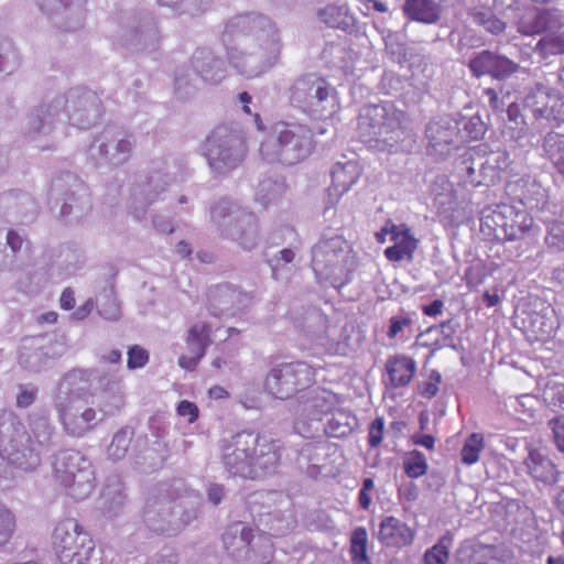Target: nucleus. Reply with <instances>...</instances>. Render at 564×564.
Wrapping results in <instances>:
<instances>
[{
  "label": "nucleus",
  "instance_id": "51",
  "mask_svg": "<svg viewBox=\"0 0 564 564\" xmlns=\"http://www.w3.org/2000/svg\"><path fill=\"white\" fill-rule=\"evenodd\" d=\"M412 441L415 445L425 447L426 449H433L435 445L434 436L430 434L417 433L412 436Z\"/></svg>",
  "mask_w": 564,
  "mask_h": 564
},
{
  "label": "nucleus",
  "instance_id": "15",
  "mask_svg": "<svg viewBox=\"0 0 564 564\" xmlns=\"http://www.w3.org/2000/svg\"><path fill=\"white\" fill-rule=\"evenodd\" d=\"M384 373L389 388L399 389L406 387L416 373V362L406 355L397 354L389 356L384 364Z\"/></svg>",
  "mask_w": 564,
  "mask_h": 564
},
{
  "label": "nucleus",
  "instance_id": "44",
  "mask_svg": "<svg viewBox=\"0 0 564 564\" xmlns=\"http://www.w3.org/2000/svg\"><path fill=\"white\" fill-rule=\"evenodd\" d=\"M552 19V13L549 10L539 11L534 17V23L529 31H525L528 34L541 33L547 29V23Z\"/></svg>",
  "mask_w": 564,
  "mask_h": 564
},
{
  "label": "nucleus",
  "instance_id": "8",
  "mask_svg": "<svg viewBox=\"0 0 564 564\" xmlns=\"http://www.w3.org/2000/svg\"><path fill=\"white\" fill-rule=\"evenodd\" d=\"M54 476L75 500L87 498L94 488L90 466L80 467L76 460H54Z\"/></svg>",
  "mask_w": 564,
  "mask_h": 564
},
{
  "label": "nucleus",
  "instance_id": "3",
  "mask_svg": "<svg viewBox=\"0 0 564 564\" xmlns=\"http://www.w3.org/2000/svg\"><path fill=\"white\" fill-rule=\"evenodd\" d=\"M53 545L62 564H86L95 547L89 533L73 518L57 524L53 533Z\"/></svg>",
  "mask_w": 564,
  "mask_h": 564
},
{
  "label": "nucleus",
  "instance_id": "33",
  "mask_svg": "<svg viewBox=\"0 0 564 564\" xmlns=\"http://www.w3.org/2000/svg\"><path fill=\"white\" fill-rule=\"evenodd\" d=\"M449 536L442 538L437 544L427 550L424 554L425 564H446L449 557Z\"/></svg>",
  "mask_w": 564,
  "mask_h": 564
},
{
  "label": "nucleus",
  "instance_id": "62",
  "mask_svg": "<svg viewBox=\"0 0 564 564\" xmlns=\"http://www.w3.org/2000/svg\"><path fill=\"white\" fill-rule=\"evenodd\" d=\"M57 318L58 315L56 312H47L39 317V322L54 324L57 322Z\"/></svg>",
  "mask_w": 564,
  "mask_h": 564
},
{
  "label": "nucleus",
  "instance_id": "34",
  "mask_svg": "<svg viewBox=\"0 0 564 564\" xmlns=\"http://www.w3.org/2000/svg\"><path fill=\"white\" fill-rule=\"evenodd\" d=\"M474 21L492 34H500L506 30V23L498 19L490 10L478 11L474 14Z\"/></svg>",
  "mask_w": 564,
  "mask_h": 564
},
{
  "label": "nucleus",
  "instance_id": "46",
  "mask_svg": "<svg viewBox=\"0 0 564 564\" xmlns=\"http://www.w3.org/2000/svg\"><path fill=\"white\" fill-rule=\"evenodd\" d=\"M36 393L37 390L35 388L28 389L25 387H21L17 397V406L22 409L30 406L34 402Z\"/></svg>",
  "mask_w": 564,
  "mask_h": 564
},
{
  "label": "nucleus",
  "instance_id": "25",
  "mask_svg": "<svg viewBox=\"0 0 564 564\" xmlns=\"http://www.w3.org/2000/svg\"><path fill=\"white\" fill-rule=\"evenodd\" d=\"M458 132H463V138L466 141H478L481 140L487 130L488 126L482 120L481 116L476 113L470 117H463L457 122Z\"/></svg>",
  "mask_w": 564,
  "mask_h": 564
},
{
  "label": "nucleus",
  "instance_id": "9",
  "mask_svg": "<svg viewBox=\"0 0 564 564\" xmlns=\"http://www.w3.org/2000/svg\"><path fill=\"white\" fill-rule=\"evenodd\" d=\"M468 68L477 78L490 76L503 80L517 73L519 65L503 55L484 50L468 62Z\"/></svg>",
  "mask_w": 564,
  "mask_h": 564
},
{
  "label": "nucleus",
  "instance_id": "36",
  "mask_svg": "<svg viewBox=\"0 0 564 564\" xmlns=\"http://www.w3.org/2000/svg\"><path fill=\"white\" fill-rule=\"evenodd\" d=\"M367 531L355 529V564H371L367 554Z\"/></svg>",
  "mask_w": 564,
  "mask_h": 564
},
{
  "label": "nucleus",
  "instance_id": "59",
  "mask_svg": "<svg viewBox=\"0 0 564 564\" xmlns=\"http://www.w3.org/2000/svg\"><path fill=\"white\" fill-rule=\"evenodd\" d=\"M176 251L182 257H189L192 254V248L186 241H180L176 246Z\"/></svg>",
  "mask_w": 564,
  "mask_h": 564
},
{
  "label": "nucleus",
  "instance_id": "17",
  "mask_svg": "<svg viewBox=\"0 0 564 564\" xmlns=\"http://www.w3.org/2000/svg\"><path fill=\"white\" fill-rule=\"evenodd\" d=\"M378 535L383 545L402 547L412 543L414 531L395 517H387L380 523Z\"/></svg>",
  "mask_w": 564,
  "mask_h": 564
},
{
  "label": "nucleus",
  "instance_id": "54",
  "mask_svg": "<svg viewBox=\"0 0 564 564\" xmlns=\"http://www.w3.org/2000/svg\"><path fill=\"white\" fill-rule=\"evenodd\" d=\"M393 226H397V224H394L392 220H388L386 225L379 231L376 232V240L378 243H384L387 240V236H392Z\"/></svg>",
  "mask_w": 564,
  "mask_h": 564
},
{
  "label": "nucleus",
  "instance_id": "63",
  "mask_svg": "<svg viewBox=\"0 0 564 564\" xmlns=\"http://www.w3.org/2000/svg\"><path fill=\"white\" fill-rule=\"evenodd\" d=\"M238 98L243 104V111L248 115L251 113L249 107V104L251 102V96L247 91H243L239 94Z\"/></svg>",
  "mask_w": 564,
  "mask_h": 564
},
{
  "label": "nucleus",
  "instance_id": "11",
  "mask_svg": "<svg viewBox=\"0 0 564 564\" xmlns=\"http://www.w3.org/2000/svg\"><path fill=\"white\" fill-rule=\"evenodd\" d=\"M219 328H215L218 330ZM214 328L212 324L207 322L195 323L187 332L185 343L193 354L192 356L182 355L178 358V365L181 368L194 371L203 357L206 354L207 348L212 345V334Z\"/></svg>",
  "mask_w": 564,
  "mask_h": 564
},
{
  "label": "nucleus",
  "instance_id": "55",
  "mask_svg": "<svg viewBox=\"0 0 564 564\" xmlns=\"http://www.w3.org/2000/svg\"><path fill=\"white\" fill-rule=\"evenodd\" d=\"M90 377V371L88 369H74L66 373L65 378L70 381H88Z\"/></svg>",
  "mask_w": 564,
  "mask_h": 564
},
{
  "label": "nucleus",
  "instance_id": "31",
  "mask_svg": "<svg viewBox=\"0 0 564 564\" xmlns=\"http://www.w3.org/2000/svg\"><path fill=\"white\" fill-rule=\"evenodd\" d=\"M546 158L553 163L564 156V133L550 131L542 142Z\"/></svg>",
  "mask_w": 564,
  "mask_h": 564
},
{
  "label": "nucleus",
  "instance_id": "32",
  "mask_svg": "<svg viewBox=\"0 0 564 564\" xmlns=\"http://www.w3.org/2000/svg\"><path fill=\"white\" fill-rule=\"evenodd\" d=\"M133 430L129 426L122 427L119 430L110 445H109V454L113 458H122L127 455L129 447L131 445L132 438H133Z\"/></svg>",
  "mask_w": 564,
  "mask_h": 564
},
{
  "label": "nucleus",
  "instance_id": "56",
  "mask_svg": "<svg viewBox=\"0 0 564 564\" xmlns=\"http://www.w3.org/2000/svg\"><path fill=\"white\" fill-rule=\"evenodd\" d=\"M7 243L15 252L22 247V238L13 230H10L7 235Z\"/></svg>",
  "mask_w": 564,
  "mask_h": 564
},
{
  "label": "nucleus",
  "instance_id": "45",
  "mask_svg": "<svg viewBox=\"0 0 564 564\" xmlns=\"http://www.w3.org/2000/svg\"><path fill=\"white\" fill-rule=\"evenodd\" d=\"M404 470L409 477L417 478L427 471V466L425 460H408Z\"/></svg>",
  "mask_w": 564,
  "mask_h": 564
},
{
  "label": "nucleus",
  "instance_id": "16",
  "mask_svg": "<svg viewBox=\"0 0 564 564\" xmlns=\"http://www.w3.org/2000/svg\"><path fill=\"white\" fill-rule=\"evenodd\" d=\"M513 198L528 210L543 209L549 203L547 189L536 180L521 178L512 186Z\"/></svg>",
  "mask_w": 564,
  "mask_h": 564
},
{
  "label": "nucleus",
  "instance_id": "35",
  "mask_svg": "<svg viewBox=\"0 0 564 564\" xmlns=\"http://www.w3.org/2000/svg\"><path fill=\"white\" fill-rule=\"evenodd\" d=\"M15 530V517L9 508L0 503V546L11 539Z\"/></svg>",
  "mask_w": 564,
  "mask_h": 564
},
{
  "label": "nucleus",
  "instance_id": "24",
  "mask_svg": "<svg viewBox=\"0 0 564 564\" xmlns=\"http://www.w3.org/2000/svg\"><path fill=\"white\" fill-rule=\"evenodd\" d=\"M319 18L334 29L347 30L352 23V15L347 7L327 6L319 11Z\"/></svg>",
  "mask_w": 564,
  "mask_h": 564
},
{
  "label": "nucleus",
  "instance_id": "26",
  "mask_svg": "<svg viewBox=\"0 0 564 564\" xmlns=\"http://www.w3.org/2000/svg\"><path fill=\"white\" fill-rule=\"evenodd\" d=\"M522 465L539 481L553 484L557 479L558 470L552 460H522Z\"/></svg>",
  "mask_w": 564,
  "mask_h": 564
},
{
  "label": "nucleus",
  "instance_id": "6",
  "mask_svg": "<svg viewBox=\"0 0 564 564\" xmlns=\"http://www.w3.org/2000/svg\"><path fill=\"white\" fill-rule=\"evenodd\" d=\"M523 107L535 121L560 126L564 122V97L557 90L536 84L523 99Z\"/></svg>",
  "mask_w": 564,
  "mask_h": 564
},
{
  "label": "nucleus",
  "instance_id": "42",
  "mask_svg": "<svg viewBox=\"0 0 564 564\" xmlns=\"http://www.w3.org/2000/svg\"><path fill=\"white\" fill-rule=\"evenodd\" d=\"M176 413L178 416L187 417L188 423L192 424L198 420L199 409L194 402L182 400L176 406Z\"/></svg>",
  "mask_w": 564,
  "mask_h": 564
},
{
  "label": "nucleus",
  "instance_id": "50",
  "mask_svg": "<svg viewBox=\"0 0 564 564\" xmlns=\"http://www.w3.org/2000/svg\"><path fill=\"white\" fill-rule=\"evenodd\" d=\"M75 296H74V292L70 288H66L62 294H61V297H59V305L63 310H66V311H69L72 308H74L75 306Z\"/></svg>",
  "mask_w": 564,
  "mask_h": 564
},
{
  "label": "nucleus",
  "instance_id": "21",
  "mask_svg": "<svg viewBox=\"0 0 564 564\" xmlns=\"http://www.w3.org/2000/svg\"><path fill=\"white\" fill-rule=\"evenodd\" d=\"M508 120L505 126V133L514 141H520L529 135L530 126L521 112L519 104L512 102L507 108Z\"/></svg>",
  "mask_w": 564,
  "mask_h": 564
},
{
  "label": "nucleus",
  "instance_id": "2",
  "mask_svg": "<svg viewBox=\"0 0 564 564\" xmlns=\"http://www.w3.org/2000/svg\"><path fill=\"white\" fill-rule=\"evenodd\" d=\"M290 100L305 112L319 117L332 115L336 108V91L323 77L304 75L290 88Z\"/></svg>",
  "mask_w": 564,
  "mask_h": 564
},
{
  "label": "nucleus",
  "instance_id": "48",
  "mask_svg": "<svg viewBox=\"0 0 564 564\" xmlns=\"http://www.w3.org/2000/svg\"><path fill=\"white\" fill-rule=\"evenodd\" d=\"M326 257V252L322 248H316L313 251V259H312V267L313 270L316 272V274L325 275L328 278V273L324 271V268L322 267V263L324 261V258Z\"/></svg>",
  "mask_w": 564,
  "mask_h": 564
},
{
  "label": "nucleus",
  "instance_id": "10",
  "mask_svg": "<svg viewBox=\"0 0 564 564\" xmlns=\"http://www.w3.org/2000/svg\"><path fill=\"white\" fill-rule=\"evenodd\" d=\"M234 455L236 458H280V445L276 441L260 436L253 432H241L234 437Z\"/></svg>",
  "mask_w": 564,
  "mask_h": 564
},
{
  "label": "nucleus",
  "instance_id": "40",
  "mask_svg": "<svg viewBox=\"0 0 564 564\" xmlns=\"http://www.w3.org/2000/svg\"><path fill=\"white\" fill-rule=\"evenodd\" d=\"M149 361V352L139 345H133L128 350L127 366L129 369L144 367Z\"/></svg>",
  "mask_w": 564,
  "mask_h": 564
},
{
  "label": "nucleus",
  "instance_id": "47",
  "mask_svg": "<svg viewBox=\"0 0 564 564\" xmlns=\"http://www.w3.org/2000/svg\"><path fill=\"white\" fill-rule=\"evenodd\" d=\"M557 448L564 454V421L554 419L551 421Z\"/></svg>",
  "mask_w": 564,
  "mask_h": 564
},
{
  "label": "nucleus",
  "instance_id": "52",
  "mask_svg": "<svg viewBox=\"0 0 564 564\" xmlns=\"http://www.w3.org/2000/svg\"><path fill=\"white\" fill-rule=\"evenodd\" d=\"M444 303L442 300H434L430 304L422 307V312L426 316H437L443 312Z\"/></svg>",
  "mask_w": 564,
  "mask_h": 564
},
{
  "label": "nucleus",
  "instance_id": "4",
  "mask_svg": "<svg viewBox=\"0 0 564 564\" xmlns=\"http://www.w3.org/2000/svg\"><path fill=\"white\" fill-rule=\"evenodd\" d=\"M204 150L209 166L218 172L231 171L247 153L245 141L227 128H219L208 135Z\"/></svg>",
  "mask_w": 564,
  "mask_h": 564
},
{
  "label": "nucleus",
  "instance_id": "43",
  "mask_svg": "<svg viewBox=\"0 0 564 564\" xmlns=\"http://www.w3.org/2000/svg\"><path fill=\"white\" fill-rule=\"evenodd\" d=\"M384 422L381 417L375 419L369 425L368 442L370 446L377 447L383 438Z\"/></svg>",
  "mask_w": 564,
  "mask_h": 564
},
{
  "label": "nucleus",
  "instance_id": "64",
  "mask_svg": "<svg viewBox=\"0 0 564 564\" xmlns=\"http://www.w3.org/2000/svg\"><path fill=\"white\" fill-rule=\"evenodd\" d=\"M555 503L558 511L564 516V488L557 494Z\"/></svg>",
  "mask_w": 564,
  "mask_h": 564
},
{
  "label": "nucleus",
  "instance_id": "14",
  "mask_svg": "<svg viewBox=\"0 0 564 564\" xmlns=\"http://www.w3.org/2000/svg\"><path fill=\"white\" fill-rule=\"evenodd\" d=\"M527 216L514 209L508 204H499L490 214L484 218L485 225L492 227L495 231L500 229L505 236L514 237L519 231H523Z\"/></svg>",
  "mask_w": 564,
  "mask_h": 564
},
{
  "label": "nucleus",
  "instance_id": "58",
  "mask_svg": "<svg viewBox=\"0 0 564 564\" xmlns=\"http://www.w3.org/2000/svg\"><path fill=\"white\" fill-rule=\"evenodd\" d=\"M154 226L158 231L163 234H172L174 231V227L169 220L154 221Z\"/></svg>",
  "mask_w": 564,
  "mask_h": 564
},
{
  "label": "nucleus",
  "instance_id": "12",
  "mask_svg": "<svg viewBox=\"0 0 564 564\" xmlns=\"http://www.w3.org/2000/svg\"><path fill=\"white\" fill-rule=\"evenodd\" d=\"M56 409L59 421L69 435L83 436L96 425L97 411L94 408H85L80 411L69 399L65 403H59Z\"/></svg>",
  "mask_w": 564,
  "mask_h": 564
},
{
  "label": "nucleus",
  "instance_id": "61",
  "mask_svg": "<svg viewBox=\"0 0 564 564\" xmlns=\"http://www.w3.org/2000/svg\"><path fill=\"white\" fill-rule=\"evenodd\" d=\"M295 253L293 250L285 248L280 251V257L283 262L291 263L294 260Z\"/></svg>",
  "mask_w": 564,
  "mask_h": 564
},
{
  "label": "nucleus",
  "instance_id": "49",
  "mask_svg": "<svg viewBox=\"0 0 564 564\" xmlns=\"http://www.w3.org/2000/svg\"><path fill=\"white\" fill-rule=\"evenodd\" d=\"M484 95L487 97L488 99V104L490 106V108L496 112V111H501L502 110V101L501 99L499 98V94L497 93L496 89L494 88H486L484 90Z\"/></svg>",
  "mask_w": 564,
  "mask_h": 564
},
{
  "label": "nucleus",
  "instance_id": "30",
  "mask_svg": "<svg viewBox=\"0 0 564 564\" xmlns=\"http://www.w3.org/2000/svg\"><path fill=\"white\" fill-rule=\"evenodd\" d=\"M256 463V460H229L226 468L234 477L258 479L262 477L264 473Z\"/></svg>",
  "mask_w": 564,
  "mask_h": 564
},
{
  "label": "nucleus",
  "instance_id": "7",
  "mask_svg": "<svg viewBox=\"0 0 564 564\" xmlns=\"http://www.w3.org/2000/svg\"><path fill=\"white\" fill-rule=\"evenodd\" d=\"M405 113L395 109L392 104L366 106L359 116V129L377 138L393 139L391 134L403 128Z\"/></svg>",
  "mask_w": 564,
  "mask_h": 564
},
{
  "label": "nucleus",
  "instance_id": "60",
  "mask_svg": "<svg viewBox=\"0 0 564 564\" xmlns=\"http://www.w3.org/2000/svg\"><path fill=\"white\" fill-rule=\"evenodd\" d=\"M358 501L362 509H368L371 503L369 491L361 489L359 492Z\"/></svg>",
  "mask_w": 564,
  "mask_h": 564
},
{
  "label": "nucleus",
  "instance_id": "27",
  "mask_svg": "<svg viewBox=\"0 0 564 564\" xmlns=\"http://www.w3.org/2000/svg\"><path fill=\"white\" fill-rule=\"evenodd\" d=\"M272 556V542L264 535L258 536L254 544L251 543L249 546V552L243 555L249 564H269Z\"/></svg>",
  "mask_w": 564,
  "mask_h": 564
},
{
  "label": "nucleus",
  "instance_id": "20",
  "mask_svg": "<svg viewBox=\"0 0 564 564\" xmlns=\"http://www.w3.org/2000/svg\"><path fill=\"white\" fill-rule=\"evenodd\" d=\"M426 138L434 150L443 152L444 147L456 143L458 129L444 120L433 121L426 128Z\"/></svg>",
  "mask_w": 564,
  "mask_h": 564
},
{
  "label": "nucleus",
  "instance_id": "37",
  "mask_svg": "<svg viewBox=\"0 0 564 564\" xmlns=\"http://www.w3.org/2000/svg\"><path fill=\"white\" fill-rule=\"evenodd\" d=\"M484 436L479 433H473L465 442L462 449V458H479L484 449Z\"/></svg>",
  "mask_w": 564,
  "mask_h": 564
},
{
  "label": "nucleus",
  "instance_id": "57",
  "mask_svg": "<svg viewBox=\"0 0 564 564\" xmlns=\"http://www.w3.org/2000/svg\"><path fill=\"white\" fill-rule=\"evenodd\" d=\"M121 351L118 349H112L101 357V361L105 364H119L121 361Z\"/></svg>",
  "mask_w": 564,
  "mask_h": 564
},
{
  "label": "nucleus",
  "instance_id": "38",
  "mask_svg": "<svg viewBox=\"0 0 564 564\" xmlns=\"http://www.w3.org/2000/svg\"><path fill=\"white\" fill-rule=\"evenodd\" d=\"M413 321L408 315L392 316L389 321V327L387 330V337L394 339L401 335L405 329H411Z\"/></svg>",
  "mask_w": 564,
  "mask_h": 564
},
{
  "label": "nucleus",
  "instance_id": "39",
  "mask_svg": "<svg viewBox=\"0 0 564 564\" xmlns=\"http://www.w3.org/2000/svg\"><path fill=\"white\" fill-rule=\"evenodd\" d=\"M341 419H344V414L338 413L337 415H333L332 419L327 420L325 432L330 437H344L350 433L351 427L347 422L343 423Z\"/></svg>",
  "mask_w": 564,
  "mask_h": 564
},
{
  "label": "nucleus",
  "instance_id": "28",
  "mask_svg": "<svg viewBox=\"0 0 564 564\" xmlns=\"http://www.w3.org/2000/svg\"><path fill=\"white\" fill-rule=\"evenodd\" d=\"M347 164L336 163L332 171V185L328 188L329 195L341 196L352 185V175L346 170Z\"/></svg>",
  "mask_w": 564,
  "mask_h": 564
},
{
  "label": "nucleus",
  "instance_id": "19",
  "mask_svg": "<svg viewBox=\"0 0 564 564\" xmlns=\"http://www.w3.org/2000/svg\"><path fill=\"white\" fill-rule=\"evenodd\" d=\"M253 540L252 530L241 522H236L228 527L223 535V541L227 550L232 554H247Z\"/></svg>",
  "mask_w": 564,
  "mask_h": 564
},
{
  "label": "nucleus",
  "instance_id": "22",
  "mask_svg": "<svg viewBox=\"0 0 564 564\" xmlns=\"http://www.w3.org/2000/svg\"><path fill=\"white\" fill-rule=\"evenodd\" d=\"M464 163L467 164V182L474 187L489 185L499 178V171L490 165L488 161L481 164L478 175L476 174V169L473 166L471 155L466 154Z\"/></svg>",
  "mask_w": 564,
  "mask_h": 564
},
{
  "label": "nucleus",
  "instance_id": "13",
  "mask_svg": "<svg viewBox=\"0 0 564 564\" xmlns=\"http://www.w3.org/2000/svg\"><path fill=\"white\" fill-rule=\"evenodd\" d=\"M392 230V236L390 237L392 246L383 251L386 259L392 263L401 261L412 262L419 248V239L415 238L410 226L406 224H397Z\"/></svg>",
  "mask_w": 564,
  "mask_h": 564
},
{
  "label": "nucleus",
  "instance_id": "53",
  "mask_svg": "<svg viewBox=\"0 0 564 564\" xmlns=\"http://www.w3.org/2000/svg\"><path fill=\"white\" fill-rule=\"evenodd\" d=\"M208 499L214 505H219L224 497V488L220 485L213 484L207 489Z\"/></svg>",
  "mask_w": 564,
  "mask_h": 564
},
{
  "label": "nucleus",
  "instance_id": "1",
  "mask_svg": "<svg viewBox=\"0 0 564 564\" xmlns=\"http://www.w3.org/2000/svg\"><path fill=\"white\" fill-rule=\"evenodd\" d=\"M314 147L310 127L301 123H284L278 132L276 140L264 141L260 152L268 162L294 165L308 158Z\"/></svg>",
  "mask_w": 564,
  "mask_h": 564
},
{
  "label": "nucleus",
  "instance_id": "41",
  "mask_svg": "<svg viewBox=\"0 0 564 564\" xmlns=\"http://www.w3.org/2000/svg\"><path fill=\"white\" fill-rule=\"evenodd\" d=\"M440 383L441 375L436 370H433L429 379L419 386V393L426 399H432L438 392Z\"/></svg>",
  "mask_w": 564,
  "mask_h": 564
},
{
  "label": "nucleus",
  "instance_id": "23",
  "mask_svg": "<svg viewBox=\"0 0 564 564\" xmlns=\"http://www.w3.org/2000/svg\"><path fill=\"white\" fill-rule=\"evenodd\" d=\"M123 488L119 479H111L105 487L101 497V509L108 513H116L123 506Z\"/></svg>",
  "mask_w": 564,
  "mask_h": 564
},
{
  "label": "nucleus",
  "instance_id": "18",
  "mask_svg": "<svg viewBox=\"0 0 564 564\" xmlns=\"http://www.w3.org/2000/svg\"><path fill=\"white\" fill-rule=\"evenodd\" d=\"M403 13L412 21L434 24L442 13V7L435 0H405Z\"/></svg>",
  "mask_w": 564,
  "mask_h": 564
},
{
  "label": "nucleus",
  "instance_id": "29",
  "mask_svg": "<svg viewBox=\"0 0 564 564\" xmlns=\"http://www.w3.org/2000/svg\"><path fill=\"white\" fill-rule=\"evenodd\" d=\"M535 50L543 58L564 54V33H550L542 36Z\"/></svg>",
  "mask_w": 564,
  "mask_h": 564
},
{
  "label": "nucleus",
  "instance_id": "5",
  "mask_svg": "<svg viewBox=\"0 0 564 564\" xmlns=\"http://www.w3.org/2000/svg\"><path fill=\"white\" fill-rule=\"evenodd\" d=\"M315 382V369L305 362L281 364L268 373L264 387L278 399H289Z\"/></svg>",
  "mask_w": 564,
  "mask_h": 564
}]
</instances>
